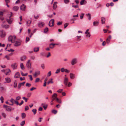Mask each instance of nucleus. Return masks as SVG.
<instances>
[{
	"label": "nucleus",
	"mask_w": 126,
	"mask_h": 126,
	"mask_svg": "<svg viewBox=\"0 0 126 126\" xmlns=\"http://www.w3.org/2000/svg\"><path fill=\"white\" fill-rule=\"evenodd\" d=\"M6 35V32L2 30H0V36L1 38L4 37Z\"/></svg>",
	"instance_id": "f257e3e1"
},
{
	"label": "nucleus",
	"mask_w": 126,
	"mask_h": 126,
	"mask_svg": "<svg viewBox=\"0 0 126 126\" xmlns=\"http://www.w3.org/2000/svg\"><path fill=\"white\" fill-rule=\"evenodd\" d=\"M4 22L1 25V27L4 29H7L9 27V26L7 24H5Z\"/></svg>",
	"instance_id": "f03ea898"
},
{
	"label": "nucleus",
	"mask_w": 126,
	"mask_h": 126,
	"mask_svg": "<svg viewBox=\"0 0 126 126\" xmlns=\"http://www.w3.org/2000/svg\"><path fill=\"white\" fill-rule=\"evenodd\" d=\"M54 19H52L49 21L48 25L50 27H52L54 26Z\"/></svg>",
	"instance_id": "7ed1b4c3"
},
{
	"label": "nucleus",
	"mask_w": 126,
	"mask_h": 126,
	"mask_svg": "<svg viewBox=\"0 0 126 126\" xmlns=\"http://www.w3.org/2000/svg\"><path fill=\"white\" fill-rule=\"evenodd\" d=\"M45 25V23L42 21H40L38 23V26L39 27H43Z\"/></svg>",
	"instance_id": "20e7f679"
},
{
	"label": "nucleus",
	"mask_w": 126,
	"mask_h": 126,
	"mask_svg": "<svg viewBox=\"0 0 126 126\" xmlns=\"http://www.w3.org/2000/svg\"><path fill=\"white\" fill-rule=\"evenodd\" d=\"M17 66V64L16 63H13L11 65V67L13 69H16V68Z\"/></svg>",
	"instance_id": "39448f33"
},
{
	"label": "nucleus",
	"mask_w": 126,
	"mask_h": 126,
	"mask_svg": "<svg viewBox=\"0 0 126 126\" xmlns=\"http://www.w3.org/2000/svg\"><path fill=\"white\" fill-rule=\"evenodd\" d=\"M26 6L24 4H22L20 7V9L22 11H24L25 10Z\"/></svg>",
	"instance_id": "423d86ee"
},
{
	"label": "nucleus",
	"mask_w": 126,
	"mask_h": 126,
	"mask_svg": "<svg viewBox=\"0 0 126 126\" xmlns=\"http://www.w3.org/2000/svg\"><path fill=\"white\" fill-rule=\"evenodd\" d=\"M77 59L76 58H74L73 59L71 62L72 65H73L75 64L77 62Z\"/></svg>",
	"instance_id": "0eeeda50"
},
{
	"label": "nucleus",
	"mask_w": 126,
	"mask_h": 126,
	"mask_svg": "<svg viewBox=\"0 0 126 126\" xmlns=\"http://www.w3.org/2000/svg\"><path fill=\"white\" fill-rule=\"evenodd\" d=\"M9 19H6V21L8 22L9 24H11L12 22L13 19V18H9Z\"/></svg>",
	"instance_id": "6e6552de"
},
{
	"label": "nucleus",
	"mask_w": 126,
	"mask_h": 126,
	"mask_svg": "<svg viewBox=\"0 0 126 126\" xmlns=\"http://www.w3.org/2000/svg\"><path fill=\"white\" fill-rule=\"evenodd\" d=\"M5 82H4L5 83H9L11 82V80L10 78L9 77H7L5 78Z\"/></svg>",
	"instance_id": "1a4fd4ad"
},
{
	"label": "nucleus",
	"mask_w": 126,
	"mask_h": 126,
	"mask_svg": "<svg viewBox=\"0 0 126 126\" xmlns=\"http://www.w3.org/2000/svg\"><path fill=\"white\" fill-rule=\"evenodd\" d=\"M30 60H29L26 64L28 68L29 69L31 68V64L30 63Z\"/></svg>",
	"instance_id": "9d476101"
},
{
	"label": "nucleus",
	"mask_w": 126,
	"mask_h": 126,
	"mask_svg": "<svg viewBox=\"0 0 126 126\" xmlns=\"http://www.w3.org/2000/svg\"><path fill=\"white\" fill-rule=\"evenodd\" d=\"M21 43L20 42L16 41L14 45L16 47H18L20 45Z\"/></svg>",
	"instance_id": "9b49d317"
},
{
	"label": "nucleus",
	"mask_w": 126,
	"mask_h": 126,
	"mask_svg": "<svg viewBox=\"0 0 126 126\" xmlns=\"http://www.w3.org/2000/svg\"><path fill=\"white\" fill-rule=\"evenodd\" d=\"M57 4V2L56 1L55 2L54 4H53V9L55 10L57 7V5L56 4Z\"/></svg>",
	"instance_id": "f8f14e48"
},
{
	"label": "nucleus",
	"mask_w": 126,
	"mask_h": 126,
	"mask_svg": "<svg viewBox=\"0 0 126 126\" xmlns=\"http://www.w3.org/2000/svg\"><path fill=\"white\" fill-rule=\"evenodd\" d=\"M20 75L19 73L18 72H17L15 74V75L14 76V77L16 78H18L20 77Z\"/></svg>",
	"instance_id": "ddd939ff"
},
{
	"label": "nucleus",
	"mask_w": 126,
	"mask_h": 126,
	"mask_svg": "<svg viewBox=\"0 0 126 126\" xmlns=\"http://www.w3.org/2000/svg\"><path fill=\"white\" fill-rule=\"evenodd\" d=\"M57 94L56 93H54L53 95L52 96V97H55V98L56 99L57 101V102L58 100H59V99L57 98Z\"/></svg>",
	"instance_id": "4468645a"
},
{
	"label": "nucleus",
	"mask_w": 126,
	"mask_h": 126,
	"mask_svg": "<svg viewBox=\"0 0 126 126\" xmlns=\"http://www.w3.org/2000/svg\"><path fill=\"white\" fill-rule=\"evenodd\" d=\"M40 74V72L39 71H38L37 72H35L34 74V76L36 77L38 75H39Z\"/></svg>",
	"instance_id": "2eb2a0df"
},
{
	"label": "nucleus",
	"mask_w": 126,
	"mask_h": 126,
	"mask_svg": "<svg viewBox=\"0 0 126 126\" xmlns=\"http://www.w3.org/2000/svg\"><path fill=\"white\" fill-rule=\"evenodd\" d=\"M26 57L25 56L23 55L21 57L20 60L21 61H23L26 59Z\"/></svg>",
	"instance_id": "dca6fc26"
},
{
	"label": "nucleus",
	"mask_w": 126,
	"mask_h": 126,
	"mask_svg": "<svg viewBox=\"0 0 126 126\" xmlns=\"http://www.w3.org/2000/svg\"><path fill=\"white\" fill-rule=\"evenodd\" d=\"M70 78L72 79H73L75 78V74L73 73H70Z\"/></svg>",
	"instance_id": "f3484780"
},
{
	"label": "nucleus",
	"mask_w": 126,
	"mask_h": 126,
	"mask_svg": "<svg viewBox=\"0 0 126 126\" xmlns=\"http://www.w3.org/2000/svg\"><path fill=\"white\" fill-rule=\"evenodd\" d=\"M19 8L17 6H14L13 8V10L15 11H17L19 9Z\"/></svg>",
	"instance_id": "a211bd4d"
},
{
	"label": "nucleus",
	"mask_w": 126,
	"mask_h": 126,
	"mask_svg": "<svg viewBox=\"0 0 126 126\" xmlns=\"http://www.w3.org/2000/svg\"><path fill=\"white\" fill-rule=\"evenodd\" d=\"M13 37L12 36H10L8 37V40L9 41L11 42V43H13V42L12 40Z\"/></svg>",
	"instance_id": "6ab92c4d"
},
{
	"label": "nucleus",
	"mask_w": 126,
	"mask_h": 126,
	"mask_svg": "<svg viewBox=\"0 0 126 126\" xmlns=\"http://www.w3.org/2000/svg\"><path fill=\"white\" fill-rule=\"evenodd\" d=\"M86 15L87 17H88V20H90L91 19V14L89 13H88Z\"/></svg>",
	"instance_id": "aec40b11"
},
{
	"label": "nucleus",
	"mask_w": 126,
	"mask_h": 126,
	"mask_svg": "<svg viewBox=\"0 0 126 126\" xmlns=\"http://www.w3.org/2000/svg\"><path fill=\"white\" fill-rule=\"evenodd\" d=\"M56 44L51 43L49 45L50 47L51 48H53L54 47V46L56 45Z\"/></svg>",
	"instance_id": "412c9836"
},
{
	"label": "nucleus",
	"mask_w": 126,
	"mask_h": 126,
	"mask_svg": "<svg viewBox=\"0 0 126 126\" xmlns=\"http://www.w3.org/2000/svg\"><path fill=\"white\" fill-rule=\"evenodd\" d=\"M34 51L35 52H37L39 50V47H35L34 48Z\"/></svg>",
	"instance_id": "4be33fe9"
},
{
	"label": "nucleus",
	"mask_w": 126,
	"mask_h": 126,
	"mask_svg": "<svg viewBox=\"0 0 126 126\" xmlns=\"http://www.w3.org/2000/svg\"><path fill=\"white\" fill-rule=\"evenodd\" d=\"M68 79L67 78H65L64 79V83L66 85H67V82Z\"/></svg>",
	"instance_id": "5701e85b"
},
{
	"label": "nucleus",
	"mask_w": 126,
	"mask_h": 126,
	"mask_svg": "<svg viewBox=\"0 0 126 126\" xmlns=\"http://www.w3.org/2000/svg\"><path fill=\"white\" fill-rule=\"evenodd\" d=\"M101 22L102 24L104 23L105 22V18L103 17L101 18Z\"/></svg>",
	"instance_id": "b1692460"
},
{
	"label": "nucleus",
	"mask_w": 126,
	"mask_h": 126,
	"mask_svg": "<svg viewBox=\"0 0 126 126\" xmlns=\"http://www.w3.org/2000/svg\"><path fill=\"white\" fill-rule=\"evenodd\" d=\"M99 22L98 21H94L93 22V26H95L98 25Z\"/></svg>",
	"instance_id": "393cba45"
},
{
	"label": "nucleus",
	"mask_w": 126,
	"mask_h": 126,
	"mask_svg": "<svg viewBox=\"0 0 126 126\" xmlns=\"http://www.w3.org/2000/svg\"><path fill=\"white\" fill-rule=\"evenodd\" d=\"M10 70L9 69L8 70V71H7V70H6V71L5 72V74L7 75H9L10 74Z\"/></svg>",
	"instance_id": "a878e982"
},
{
	"label": "nucleus",
	"mask_w": 126,
	"mask_h": 126,
	"mask_svg": "<svg viewBox=\"0 0 126 126\" xmlns=\"http://www.w3.org/2000/svg\"><path fill=\"white\" fill-rule=\"evenodd\" d=\"M6 110L8 111H10L12 110L11 108V107L8 106L6 109Z\"/></svg>",
	"instance_id": "bb28decb"
},
{
	"label": "nucleus",
	"mask_w": 126,
	"mask_h": 126,
	"mask_svg": "<svg viewBox=\"0 0 126 126\" xmlns=\"http://www.w3.org/2000/svg\"><path fill=\"white\" fill-rule=\"evenodd\" d=\"M31 23V21L30 20H29L26 22L28 26H29L30 25Z\"/></svg>",
	"instance_id": "cd10ccee"
},
{
	"label": "nucleus",
	"mask_w": 126,
	"mask_h": 126,
	"mask_svg": "<svg viewBox=\"0 0 126 126\" xmlns=\"http://www.w3.org/2000/svg\"><path fill=\"white\" fill-rule=\"evenodd\" d=\"M20 67L21 68L22 70H24L25 69L24 67L23 64V63H21L20 64Z\"/></svg>",
	"instance_id": "c85d7f7f"
},
{
	"label": "nucleus",
	"mask_w": 126,
	"mask_h": 126,
	"mask_svg": "<svg viewBox=\"0 0 126 126\" xmlns=\"http://www.w3.org/2000/svg\"><path fill=\"white\" fill-rule=\"evenodd\" d=\"M64 3L65 4H68L70 2L69 0H64Z\"/></svg>",
	"instance_id": "c756f323"
},
{
	"label": "nucleus",
	"mask_w": 126,
	"mask_h": 126,
	"mask_svg": "<svg viewBox=\"0 0 126 126\" xmlns=\"http://www.w3.org/2000/svg\"><path fill=\"white\" fill-rule=\"evenodd\" d=\"M1 115L4 118H6V115L5 113L4 112H2L1 113Z\"/></svg>",
	"instance_id": "7c9ffc66"
},
{
	"label": "nucleus",
	"mask_w": 126,
	"mask_h": 126,
	"mask_svg": "<svg viewBox=\"0 0 126 126\" xmlns=\"http://www.w3.org/2000/svg\"><path fill=\"white\" fill-rule=\"evenodd\" d=\"M25 121H22L20 124V125L21 126H23L25 124Z\"/></svg>",
	"instance_id": "2f4dec72"
},
{
	"label": "nucleus",
	"mask_w": 126,
	"mask_h": 126,
	"mask_svg": "<svg viewBox=\"0 0 126 126\" xmlns=\"http://www.w3.org/2000/svg\"><path fill=\"white\" fill-rule=\"evenodd\" d=\"M60 72V69L59 68V69H57L55 72V74H58V73H59Z\"/></svg>",
	"instance_id": "473e14b6"
},
{
	"label": "nucleus",
	"mask_w": 126,
	"mask_h": 126,
	"mask_svg": "<svg viewBox=\"0 0 126 126\" xmlns=\"http://www.w3.org/2000/svg\"><path fill=\"white\" fill-rule=\"evenodd\" d=\"M32 111L33 112L34 114H36V109H33L32 110Z\"/></svg>",
	"instance_id": "72a5a7b5"
},
{
	"label": "nucleus",
	"mask_w": 126,
	"mask_h": 126,
	"mask_svg": "<svg viewBox=\"0 0 126 126\" xmlns=\"http://www.w3.org/2000/svg\"><path fill=\"white\" fill-rule=\"evenodd\" d=\"M72 4H73L72 5V7H74L75 8H78V7H79V6H78V5H73V4H74V3H72Z\"/></svg>",
	"instance_id": "f704fd0d"
},
{
	"label": "nucleus",
	"mask_w": 126,
	"mask_h": 126,
	"mask_svg": "<svg viewBox=\"0 0 126 126\" xmlns=\"http://www.w3.org/2000/svg\"><path fill=\"white\" fill-rule=\"evenodd\" d=\"M25 114L24 113H22L21 117L22 118H24L25 117Z\"/></svg>",
	"instance_id": "c9c22d12"
},
{
	"label": "nucleus",
	"mask_w": 126,
	"mask_h": 126,
	"mask_svg": "<svg viewBox=\"0 0 126 126\" xmlns=\"http://www.w3.org/2000/svg\"><path fill=\"white\" fill-rule=\"evenodd\" d=\"M86 34V36L87 37H90L91 36V34H90V32H88V33Z\"/></svg>",
	"instance_id": "e433bc0d"
},
{
	"label": "nucleus",
	"mask_w": 126,
	"mask_h": 126,
	"mask_svg": "<svg viewBox=\"0 0 126 126\" xmlns=\"http://www.w3.org/2000/svg\"><path fill=\"white\" fill-rule=\"evenodd\" d=\"M48 31V28H47L46 27L44 29V32L45 33H46Z\"/></svg>",
	"instance_id": "4c0bfd02"
},
{
	"label": "nucleus",
	"mask_w": 126,
	"mask_h": 126,
	"mask_svg": "<svg viewBox=\"0 0 126 126\" xmlns=\"http://www.w3.org/2000/svg\"><path fill=\"white\" fill-rule=\"evenodd\" d=\"M30 40V39L28 37H27L26 39V41L25 42L26 43H27Z\"/></svg>",
	"instance_id": "58836bf2"
},
{
	"label": "nucleus",
	"mask_w": 126,
	"mask_h": 126,
	"mask_svg": "<svg viewBox=\"0 0 126 126\" xmlns=\"http://www.w3.org/2000/svg\"><path fill=\"white\" fill-rule=\"evenodd\" d=\"M21 75L23 76H26L28 75L27 73H26L25 74H24L23 72H21Z\"/></svg>",
	"instance_id": "ea45409f"
},
{
	"label": "nucleus",
	"mask_w": 126,
	"mask_h": 126,
	"mask_svg": "<svg viewBox=\"0 0 126 126\" xmlns=\"http://www.w3.org/2000/svg\"><path fill=\"white\" fill-rule=\"evenodd\" d=\"M69 23H65L64 24V28H66L68 25Z\"/></svg>",
	"instance_id": "a19ab883"
},
{
	"label": "nucleus",
	"mask_w": 126,
	"mask_h": 126,
	"mask_svg": "<svg viewBox=\"0 0 126 126\" xmlns=\"http://www.w3.org/2000/svg\"><path fill=\"white\" fill-rule=\"evenodd\" d=\"M30 58L31 60H33L35 59V57L34 56H31Z\"/></svg>",
	"instance_id": "79ce46f5"
},
{
	"label": "nucleus",
	"mask_w": 126,
	"mask_h": 126,
	"mask_svg": "<svg viewBox=\"0 0 126 126\" xmlns=\"http://www.w3.org/2000/svg\"><path fill=\"white\" fill-rule=\"evenodd\" d=\"M0 100L1 101V102L2 103H3V100H4V98H3V97L2 96H1L0 97Z\"/></svg>",
	"instance_id": "37998d69"
},
{
	"label": "nucleus",
	"mask_w": 126,
	"mask_h": 126,
	"mask_svg": "<svg viewBox=\"0 0 126 126\" xmlns=\"http://www.w3.org/2000/svg\"><path fill=\"white\" fill-rule=\"evenodd\" d=\"M84 13H82L81 15H80V19H82L84 15Z\"/></svg>",
	"instance_id": "c03bdc74"
},
{
	"label": "nucleus",
	"mask_w": 126,
	"mask_h": 126,
	"mask_svg": "<svg viewBox=\"0 0 126 126\" xmlns=\"http://www.w3.org/2000/svg\"><path fill=\"white\" fill-rule=\"evenodd\" d=\"M52 112L54 114H55L57 113V111L55 110H53L52 111Z\"/></svg>",
	"instance_id": "a18cd8bd"
},
{
	"label": "nucleus",
	"mask_w": 126,
	"mask_h": 126,
	"mask_svg": "<svg viewBox=\"0 0 126 126\" xmlns=\"http://www.w3.org/2000/svg\"><path fill=\"white\" fill-rule=\"evenodd\" d=\"M52 79H51V81H48V82H47V84H49L50 83H53V81H52Z\"/></svg>",
	"instance_id": "49530a36"
},
{
	"label": "nucleus",
	"mask_w": 126,
	"mask_h": 126,
	"mask_svg": "<svg viewBox=\"0 0 126 126\" xmlns=\"http://www.w3.org/2000/svg\"><path fill=\"white\" fill-rule=\"evenodd\" d=\"M31 85V84H30L28 83H27L26 84V86H28V87H29Z\"/></svg>",
	"instance_id": "de8ad7c7"
},
{
	"label": "nucleus",
	"mask_w": 126,
	"mask_h": 126,
	"mask_svg": "<svg viewBox=\"0 0 126 126\" xmlns=\"http://www.w3.org/2000/svg\"><path fill=\"white\" fill-rule=\"evenodd\" d=\"M21 98V97L20 96H18L16 97V100H18L20 99Z\"/></svg>",
	"instance_id": "09e8293b"
},
{
	"label": "nucleus",
	"mask_w": 126,
	"mask_h": 126,
	"mask_svg": "<svg viewBox=\"0 0 126 126\" xmlns=\"http://www.w3.org/2000/svg\"><path fill=\"white\" fill-rule=\"evenodd\" d=\"M29 109V107L28 106H26L25 107V111H26L28 110Z\"/></svg>",
	"instance_id": "8fccbe9b"
},
{
	"label": "nucleus",
	"mask_w": 126,
	"mask_h": 126,
	"mask_svg": "<svg viewBox=\"0 0 126 126\" xmlns=\"http://www.w3.org/2000/svg\"><path fill=\"white\" fill-rule=\"evenodd\" d=\"M63 91V89H59L57 91V92L59 93H61Z\"/></svg>",
	"instance_id": "3c124183"
},
{
	"label": "nucleus",
	"mask_w": 126,
	"mask_h": 126,
	"mask_svg": "<svg viewBox=\"0 0 126 126\" xmlns=\"http://www.w3.org/2000/svg\"><path fill=\"white\" fill-rule=\"evenodd\" d=\"M17 86V83L16 82V81H15L14 82V87L15 88Z\"/></svg>",
	"instance_id": "603ef678"
},
{
	"label": "nucleus",
	"mask_w": 126,
	"mask_h": 126,
	"mask_svg": "<svg viewBox=\"0 0 126 126\" xmlns=\"http://www.w3.org/2000/svg\"><path fill=\"white\" fill-rule=\"evenodd\" d=\"M65 69H64L63 68H62L61 70V72H65Z\"/></svg>",
	"instance_id": "864d4df0"
},
{
	"label": "nucleus",
	"mask_w": 126,
	"mask_h": 126,
	"mask_svg": "<svg viewBox=\"0 0 126 126\" xmlns=\"http://www.w3.org/2000/svg\"><path fill=\"white\" fill-rule=\"evenodd\" d=\"M40 80V79L39 78H37L35 80V82H38V81H39Z\"/></svg>",
	"instance_id": "5fc2aeb1"
},
{
	"label": "nucleus",
	"mask_w": 126,
	"mask_h": 126,
	"mask_svg": "<svg viewBox=\"0 0 126 126\" xmlns=\"http://www.w3.org/2000/svg\"><path fill=\"white\" fill-rule=\"evenodd\" d=\"M84 1H85L84 0H82V1H80V5H82L84 3Z\"/></svg>",
	"instance_id": "6e6d98bb"
},
{
	"label": "nucleus",
	"mask_w": 126,
	"mask_h": 126,
	"mask_svg": "<svg viewBox=\"0 0 126 126\" xmlns=\"http://www.w3.org/2000/svg\"><path fill=\"white\" fill-rule=\"evenodd\" d=\"M110 40V39L109 38H107L106 40V42L108 44H109V43Z\"/></svg>",
	"instance_id": "4d7b16f0"
},
{
	"label": "nucleus",
	"mask_w": 126,
	"mask_h": 126,
	"mask_svg": "<svg viewBox=\"0 0 126 126\" xmlns=\"http://www.w3.org/2000/svg\"><path fill=\"white\" fill-rule=\"evenodd\" d=\"M47 104L46 105H45L43 106V107H44V108L45 110H46V109L47 108Z\"/></svg>",
	"instance_id": "13d9d810"
},
{
	"label": "nucleus",
	"mask_w": 126,
	"mask_h": 126,
	"mask_svg": "<svg viewBox=\"0 0 126 126\" xmlns=\"http://www.w3.org/2000/svg\"><path fill=\"white\" fill-rule=\"evenodd\" d=\"M10 14L8 16V17L9 18H11V17L12 16L13 14L11 12H10Z\"/></svg>",
	"instance_id": "bf43d9fd"
},
{
	"label": "nucleus",
	"mask_w": 126,
	"mask_h": 126,
	"mask_svg": "<svg viewBox=\"0 0 126 126\" xmlns=\"http://www.w3.org/2000/svg\"><path fill=\"white\" fill-rule=\"evenodd\" d=\"M10 101L11 102L13 103L14 102H15V100L13 98H11Z\"/></svg>",
	"instance_id": "052dcab7"
},
{
	"label": "nucleus",
	"mask_w": 126,
	"mask_h": 126,
	"mask_svg": "<svg viewBox=\"0 0 126 126\" xmlns=\"http://www.w3.org/2000/svg\"><path fill=\"white\" fill-rule=\"evenodd\" d=\"M2 16H0V19L2 21L4 19V17Z\"/></svg>",
	"instance_id": "680f3d73"
},
{
	"label": "nucleus",
	"mask_w": 126,
	"mask_h": 126,
	"mask_svg": "<svg viewBox=\"0 0 126 126\" xmlns=\"http://www.w3.org/2000/svg\"><path fill=\"white\" fill-rule=\"evenodd\" d=\"M5 57L8 60H10V57L8 56L7 55L5 56Z\"/></svg>",
	"instance_id": "e2e57ef3"
},
{
	"label": "nucleus",
	"mask_w": 126,
	"mask_h": 126,
	"mask_svg": "<svg viewBox=\"0 0 126 126\" xmlns=\"http://www.w3.org/2000/svg\"><path fill=\"white\" fill-rule=\"evenodd\" d=\"M28 76L30 78V80H32V76L31 75H29Z\"/></svg>",
	"instance_id": "0e129e2a"
},
{
	"label": "nucleus",
	"mask_w": 126,
	"mask_h": 126,
	"mask_svg": "<svg viewBox=\"0 0 126 126\" xmlns=\"http://www.w3.org/2000/svg\"><path fill=\"white\" fill-rule=\"evenodd\" d=\"M51 72L50 71L48 72V74H47V76H50L51 75Z\"/></svg>",
	"instance_id": "69168bd1"
},
{
	"label": "nucleus",
	"mask_w": 126,
	"mask_h": 126,
	"mask_svg": "<svg viewBox=\"0 0 126 126\" xmlns=\"http://www.w3.org/2000/svg\"><path fill=\"white\" fill-rule=\"evenodd\" d=\"M40 55L42 56H44L45 55V53L44 52H41L40 53Z\"/></svg>",
	"instance_id": "338daca9"
},
{
	"label": "nucleus",
	"mask_w": 126,
	"mask_h": 126,
	"mask_svg": "<svg viewBox=\"0 0 126 126\" xmlns=\"http://www.w3.org/2000/svg\"><path fill=\"white\" fill-rule=\"evenodd\" d=\"M41 67L43 69H44L45 68L44 65V64H41Z\"/></svg>",
	"instance_id": "774afa93"
}]
</instances>
